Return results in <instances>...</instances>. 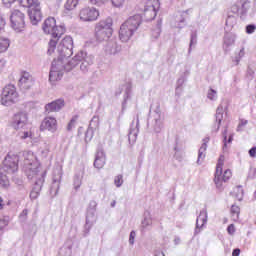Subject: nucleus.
<instances>
[{
    "label": "nucleus",
    "instance_id": "f257e3e1",
    "mask_svg": "<svg viewBox=\"0 0 256 256\" xmlns=\"http://www.w3.org/2000/svg\"><path fill=\"white\" fill-rule=\"evenodd\" d=\"M42 29L46 35H52V39H50L48 43V55H53L55 53V49H57V41L61 39V35L65 33V27L57 26V20L53 17H48L43 25Z\"/></svg>",
    "mask_w": 256,
    "mask_h": 256
},
{
    "label": "nucleus",
    "instance_id": "f03ea898",
    "mask_svg": "<svg viewBox=\"0 0 256 256\" xmlns=\"http://www.w3.org/2000/svg\"><path fill=\"white\" fill-rule=\"evenodd\" d=\"M141 15L136 14L134 16H130L121 26L119 30V38L122 43H127L137 29H139V25H141Z\"/></svg>",
    "mask_w": 256,
    "mask_h": 256
},
{
    "label": "nucleus",
    "instance_id": "7ed1b4c3",
    "mask_svg": "<svg viewBox=\"0 0 256 256\" xmlns=\"http://www.w3.org/2000/svg\"><path fill=\"white\" fill-rule=\"evenodd\" d=\"M20 4L28 9V17L33 25H37L43 19L39 0H21Z\"/></svg>",
    "mask_w": 256,
    "mask_h": 256
},
{
    "label": "nucleus",
    "instance_id": "20e7f679",
    "mask_svg": "<svg viewBox=\"0 0 256 256\" xmlns=\"http://www.w3.org/2000/svg\"><path fill=\"white\" fill-rule=\"evenodd\" d=\"M224 163H225V156L221 155L218 159L215 177H214V183L217 189H219V191H223V183H227V181L231 179V175H232L231 170L229 169L225 170L223 174Z\"/></svg>",
    "mask_w": 256,
    "mask_h": 256
},
{
    "label": "nucleus",
    "instance_id": "39448f33",
    "mask_svg": "<svg viewBox=\"0 0 256 256\" xmlns=\"http://www.w3.org/2000/svg\"><path fill=\"white\" fill-rule=\"evenodd\" d=\"M47 175V171L44 170L39 172L38 170H32L28 174V179H35L34 185L30 192V199L33 201L39 197L41 193V189H43V183H45V177Z\"/></svg>",
    "mask_w": 256,
    "mask_h": 256
},
{
    "label": "nucleus",
    "instance_id": "423d86ee",
    "mask_svg": "<svg viewBox=\"0 0 256 256\" xmlns=\"http://www.w3.org/2000/svg\"><path fill=\"white\" fill-rule=\"evenodd\" d=\"M113 19L106 18L96 24L95 27V37L100 43L102 41H107L111 35H113Z\"/></svg>",
    "mask_w": 256,
    "mask_h": 256
},
{
    "label": "nucleus",
    "instance_id": "0eeeda50",
    "mask_svg": "<svg viewBox=\"0 0 256 256\" xmlns=\"http://www.w3.org/2000/svg\"><path fill=\"white\" fill-rule=\"evenodd\" d=\"M17 101H19V93H17L15 85L10 84L5 86L1 94V104L5 107H11Z\"/></svg>",
    "mask_w": 256,
    "mask_h": 256
},
{
    "label": "nucleus",
    "instance_id": "6e6552de",
    "mask_svg": "<svg viewBox=\"0 0 256 256\" xmlns=\"http://www.w3.org/2000/svg\"><path fill=\"white\" fill-rule=\"evenodd\" d=\"M57 53V59H65L73 55V38L71 36H66L64 39L61 40V42L57 46Z\"/></svg>",
    "mask_w": 256,
    "mask_h": 256
},
{
    "label": "nucleus",
    "instance_id": "1a4fd4ad",
    "mask_svg": "<svg viewBox=\"0 0 256 256\" xmlns=\"http://www.w3.org/2000/svg\"><path fill=\"white\" fill-rule=\"evenodd\" d=\"M10 23L14 31L21 33L25 29V14L20 10H13L10 15Z\"/></svg>",
    "mask_w": 256,
    "mask_h": 256
},
{
    "label": "nucleus",
    "instance_id": "9d476101",
    "mask_svg": "<svg viewBox=\"0 0 256 256\" xmlns=\"http://www.w3.org/2000/svg\"><path fill=\"white\" fill-rule=\"evenodd\" d=\"M81 59H83V51L78 52L73 58L69 59V57L66 58H60L57 59L56 61H60L61 62V69H63V71H73V69H75L78 65L79 62L81 61Z\"/></svg>",
    "mask_w": 256,
    "mask_h": 256
},
{
    "label": "nucleus",
    "instance_id": "9b49d317",
    "mask_svg": "<svg viewBox=\"0 0 256 256\" xmlns=\"http://www.w3.org/2000/svg\"><path fill=\"white\" fill-rule=\"evenodd\" d=\"M24 157V165H27L29 171L27 173V176L29 177V173H32L31 171H38V173H43V171L39 170V167H37V158H35V154L31 151H25L22 153Z\"/></svg>",
    "mask_w": 256,
    "mask_h": 256
},
{
    "label": "nucleus",
    "instance_id": "f8f14e48",
    "mask_svg": "<svg viewBox=\"0 0 256 256\" xmlns=\"http://www.w3.org/2000/svg\"><path fill=\"white\" fill-rule=\"evenodd\" d=\"M63 71L64 70L61 68V61L54 59L49 73V81H61Z\"/></svg>",
    "mask_w": 256,
    "mask_h": 256
},
{
    "label": "nucleus",
    "instance_id": "ddd939ff",
    "mask_svg": "<svg viewBox=\"0 0 256 256\" xmlns=\"http://www.w3.org/2000/svg\"><path fill=\"white\" fill-rule=\"evenodd\" d=\"M79 17L81 21H97V18L99 17V10L95 8H83L80 10Z\"/></svg>",
    "mask_w": 256,
    "mask_h": 256
},
{
    "label": "nucleus",
    "instance_id": "4468645a",
    "mask_svg": "<svg viewBox=\"0 0 256 256\" xmlns=\"http://www.w3.org/2000/svg\"><path fill=\"white\" fill-rule=\"evenodd\" d=\"M33 85H35V79H33V76L29 74V72L22 73V76L18 82L19 88L22 91H29Z\"/></svg>",
    "mask_w": 256,
    "mask_h": 256
},
{
    "label": "nucleus",
    "instance_id": "2eb2a0df",
    "mask_svg": "<svg viewBox=\"0 0 256 256\" xmlns=\"http://www.w3.org/2000/svg\"><path fill=\"white\" fill-rule=\"evenodd\" d=\"M28 117L27 113L18 112L12 118V127L14 129H24L27 127Z\"/></svg>",
    "mask_w": 256,
    "mask_h": 256
},
{
    "label": "nucleus",
    "instance_id": "dca6fc26",
    "mask_svg": "<svg viewBox=\"0 0 256 256\" xmlns=\"http://www.w3.org/2000/svg\"><path fill=\"white\" fill-rule=\"evenodd\" d=\"M62 177H63V173L61 172V170L59 169L54 170L53 182L50 187V193L52 194V197H57V193H59V187L61 185Z\"/></svg>",
    "mask_w": 256,
    "mask_h": 256
},
{
    "label": "nucleus",
    "instance_id": "f3484780",
    "mask_svg": "<svg viewBox=\"0 0 256 256\" xmlns=\"http://www.w3.org/2000/svg\"><path fill=\"white\" fill-rule=\"evenodd\" d=\"M41 131H50V133H55L57 131V119L54 117H46L41 123Z\"/></svg>",
    "mask_w": 256,
    "mask_h": 256
},
{
    "label": "nucleus",
    "instance_id": "a211bd4d",
    "mask_svg": "<svg viewBox=\"0 0 256 256\" xmlns=\"http://www.w3.org/2000/svg\"><path fill=\"white\" fill-rule=\"evenodd\" d=\"M95 221H97V217L95 216V212L86 213V223L84 225L83 237H87L89 235L91 228L95 225Z\"/></svg>",
    "mask_w": 256,
    "mask_h": 256
},
{
    "label": "nucleus",
    "instance_id": "6ab92c4d",
    "mask_svg": "<svg viewBox=\"0 0 256 256\" xmlns=\"http://www.w3.org/2000/svg\"><path fill=\"white\" fill-rule=\"evenodd\" d=\"M65 107V100L58 99L45 105L46 113H56Z\"/></svg>",
    "mask_w": 256,
    "mask_h": 256
},
{
    "label": "nucleus",
    "instance_id": "aec40b11",
    "mask_svg": "<svg viewBox=\"0 0 256 256\" xmlns=\"http://www.w3.org/2000/svg\"><path fill=\"white\" fill-rule=\"evenodd\" d=\"M104 49L108 55H115L121 51V46L117 44V39L112 38L106 43Z\"/></svg>",
    "mask_w": 256,
    "mask_h": 256
},
{
    "label": "nucleus",
    "instance_id": "412c9836",
    "mask_svg": "<svg viewBox=\"0 0 256 256\" xmlns=\"http://www.w3.org/2000/svg\"><path fill=\"white\" fill-rule=\"evenodd\" d=\"M80 64V70L83 73H87L89 71V68L93 64V56L87 55L86 52H83V58L79 61Z\"/></svg>",
    "mask_w": 256,
    "mask_h": 256
},
{
    "label": "nucleus",
    "instance_id": "4be33fe9",
    "mask_svg": "<svg viewBox=\"0 0 256 256\" xmlns=\"http://www.w3.org/2000/svg\"><path fill=\"white\" fill-rule=\"evenodd\" d=\"M137 135H139V118H137L136 125L132 122L130 127L128 133V141L130 145H135V142L137 141Z\"/></svg>",
    "mask_w": 256,
    "mask_h": 256
},
{
    "label": "nucleus",
    "instance_id": "5701e85b",
    "mask_svg": "<svg viewBox=\"0 0 256 256\" xmlns=\"http://www.w3.org/2000/svg\"><path fill=\"white\" fill-rule=\"evenodd\" d=\"M144 17L147 21H153L155 17H157V9L153 5V2H148L146 6H144Z\"/></svg>",
    "mask_w": 256,
    "mask_h": 256
},
{
    "label": "nucleus",
    "instance_id": "b1692460",
    "mask_svg": "<svg viewBox=\"0 0 256 256\" xmlns=\"http://www.w3.org/2000/svg\"><path fill=\"white\" fill-rule=\"evenodd\" d=\"M199 223H201V227L207 223V209H202L200 211L199 216L196 219V228L194 231V235H199L201 233V230H199Z\"/></svg>",
    "mask_w": 256,
    "mask_h": 256
},
{
    "label": "nucleus",
    "instance_id": "393cba45",
    "mask_svg": "<svg viewBox=\"0 0 256 256\" xmlns=\"http://www.w3.org/2000/svg\"><path fill=\"white\" fill-rule=\"evenodd\" d=\"M199 223H201V227L207 223V209H202L200 211L199 216L196 219V228L194 231V235H199L201 233V230H199Z\"/></svg>",
    "mask_w": 256,
    "mask_h": 256
},
{
    "label": "nucleus",
    "instance_id": "a878e982",
    "mask_svg": "<svg viewBox=\"0 0 256 256\" xmlns=\"http://www.w3.org/2000/svg\"><path fill=\"white\" fill-rule=\"evenodd\" d=\"M107 161L105 157V152L99 149L96 153L95 160H94V167L96 169H103L105 167V162Z\"/></svg>",
    "mask_w": 256,
    "mask_h": 256
},
{
    "label": "nucleus",
    "instance_id": "bb28decb",
    "mask_svg": "<svg viewBox=\"0 0 256 256\" xmlns=\"http://www.w3.org/2000/svg\"><path fill=\"white\" fill-rule=\"evenodd\" d=\"M240 19H242V21H245L247 19V14L249 13V9H251V1L249 0H240Z\"/></svg>",
    "mask_w": 256,
    "mask_h": 256
},
{
    "label": "nucleus",
    "instance_id": "cd10ccee",
    "mask_svg": "<svg viewBox=\"0 0 256 256\" xmlns=\"http://www.w3.org/2000/svg\"><path fill=\"white\" fill-rule=\"evenodd\" d=\"M4 167H6L9 173H15L19 169L17 161L13 160L9 155L4 160Z\"/></svg>",
    "mask_w": 256,
    "mask_h": 256
},
{
    "label": "nucleus",
    "instance_id": "c85d7f7f",
    "mask_svg": "<svg viewBox=\"0 0 256 256\" xmlns=\"http://www.w3.org/2000/svg\"><path fill=\"white\" fill-rule=\"evenodd\" d=\"M223 113H225V108L223 107V104H220L216 109L215 114V123L216 125V131H219L221 128V121H223Z\"/></svg>",
    "mask_w": 256,
    "mask_h": 256
},
{
    "label": "nucleus",
    "instance_id": "c756f323",
    "mask_svg": "<svg viewBox=\"0 0 256 256\" xmlns=\"http://www.w3.org/2000/svg\"><path fill=\"white\" fill-rule=\"evenodd\" d=\"M235 43V35L233 34H225L224 36V46L223 49L225 51V53H229V51H231V46H233V44Z\"/></svg>",
    "mask_w": 256,
    "mask_h": 256
},
{
    "label": "nucleus",
    "instance_id": "7c9ffc66",
    "mask_svg": "<svg viewBox=\"0 0 256 256\" xmlns=\"http://www.w3.org/2000/svg\"><path fill=\"white\" fill-rule=\"evenodd\" d=\"M207 143H209V137H206L203 139V143L198 150V159H197L198 165H200L201 161L205 159V151H207Z\"/></svg>",
    "mask_w": 256,
    "mask_h": 256
},
{
    "label": "nucleus",
    "instance_id": "2f4dec72",
    "mask_svg": "<svg viewBox=\"0 0 256 256\" xmlns=\"http://www.w3.org/2000/svg\"><path fill=\"white\" fill-rule=\"evenodd\" d=\"M150 111L155 113L154 119H161V104L159 102H154L151 104Z\"/></svg>",
    "mask_w": 256,
    "mask_h": 256
},
{
    "label": "nucleus",
    "instance_id": "473e14b6",
    "mask_svg": "<svg viewBox=\"0 0 256 256\" xmlns=\"http://www.w3.org/2000/svg\"><path fill=\"white\" fill-rule=\"evenodd\" d=\"M153 225V218L151 217L150 212H145L144 219L142 220V229H147Z\"/></svg>",
    "mask_w": 256,
    "mask_h": 256
},
{
    "label": "nucleus",
    "instance_id": "72a5a7b5",
    "mask_svg": "<svg viewBox=\"0 0 256 256\" xmlns=\"http://www.w3.org/2000/svg\"><path fill=\"white\" fill-rule=\"evenodd\" d=\"M79 5V0H67L64 7L66 11H73Z\"/></svg>",
    "mask_w": 256,
    "mask_h": 256
},
{
    "label": "nucleus",
    "instance_id": "f704fd0d",
    "mask_svg": "<svg viewBox=\"0 0 256 256\" xmlns=\"http://www.w3.org/2000/svg\"><path fill=\"white\" fill-rule=\"evenodd\" d=\"M243 57H245V48H242L238 54L232 58V63H234L235 66L239 65V63H241V59H243Z\"/></svg>",
    "mask_w": 256,
    "mask_h": 256
},
{
    "label": "nucleus",
    "instance_id": "c9c22d12",
    "mask_svg": "<svg viewBox=\"0 0 256 256\" xmlns=\"http://www.w3.org/2000/svg\"><path fill=\"white\" fill-rule=\"evenodd\" d=\"M153 129L155 133H161L163 129V121H161V118H154Z\"/></svg>",
    "mask_w": 256,
    "mask_h": 256
},
{
    "label": "nucleus",
    "instance_id": "e433bc0d",
    "mask_svg": "<svg viewBox=\"0 0 256 256\" xmlns=\"http://www.w3.org/2000/svg\"><path fill=\"white\" fill-rule=\"evenodd\" d=\"M9 39L0 38V53H5L9 49Z\"/></svg>",
    "mask_w": 256,
    "mask_h": 256
},
{
    "label": "nucleus",
    "instance_id": "4c0bfd02",
    "mask_svg": "<svg viewBox=\"0 0 256 256\" xmlns=\"http://www.w3.org/2000/svg\"><path fill=\"white\" fill-rule=\"evenodd\" d=\"M195 45H197V31H194L190 34V44H189L188 53H191V50Z\"/></svg>",
    "mask_w": 256,
    "mask_h": 256
},
{
    "label": "nucleus",
    "instance_id": "58836bf2",
    "mask_svg": "<svg viewBox=\"0 0 256 256\" xmlns=\"http://www.w3.org/2000/svg\"><path fill=\"white\" fill-rule=\"evenodd\" d=\"M89 128L92 130L99 129V116H93L90 120Z\"/></svg>",
    "mask_w": 256,
    "mask_h": 256
},
{
    "label": "nucleus",
    "instance_id": "ea45409f",
    "mask_svg": "<svg viewBox=\"0 0 256 256\" xmlns=\"http://www.w3.org/2000/svg\"><path fill=\"white\" fill-rule=\"evenodd\" d=\"M79 119V116L75 115L71 118L70 122L67 125V131H73L75 127L77 126V121Z\"/></svg>",
    "mask_w": 256,
    "mask_h": 256
},
{
    "label": "nucleus",
    "instance_id": "a19ab883",
    "mask_svg": "<svg viewBox=\"0 0 256 256\" xmlns=\"http://www.w3.org/2000/svg\"><path fill=\"white\" fill-rule=\"evenodd\" d=\"M222 135H223V143H224L223 149H225L227 147V143H233V134H230L227 140V128H225Z\"/></svg>",
    "mask_w": 256,
    "mask_h": 256
},
{
    "label": "nucleus",
    "instance_id": "79ce46f5",
    "mask_svg": "<svg viewBox=\"0 0 256 256\" xmlns=\"http://www.w3.org/2000/svg\"><path fill=\"white\" fill-rule=\"evenodd\" d=\"M82 181H83V176H81V174H76L74 176V189L76 191L81 187Z\"/></svg>",
    "mask_w": 256,
    "mask_h": 256
},
{
    "label": "nucleus",
    "instance_id": "37998d69",
    "mask_svg": "<svg viewBox=\"0 0 256 256\" xmlns=\"http://www.w3.org/2000/svg\"><path fill=\"white\" fill-rule=\"evenodd\" d=\"M237 23V18L234 15H228L226 19V27H233Z\"/></svg>",
    "mask_w": 256,
    "mask_h": 256
},
{
    "label": "nucleus",
    "instance_id": "c03bdc74",
    "mask_svg": "<svg viewBox=\"0 0 256 256\" xmlns=\"http://www.w3.org/2000/svg\"><path fill=\"white\" fill-rule=\"evenodd\" d=\"M0 185L4 189H7V187H9V178H7V175L0 174Z\"/></svg>",
    "mask_w": 256,
    "mask_h": 256
},
{
    "label": "nucleus",
    "instance_id": "a18cd8bd",
    "mask_svg": "<svg viewBox=\"0 0 256 256\" xmlns=\"http://www.w3.org/2000/svg\"><path fill=\"white\" fill-rule=\"evenodd\" d=\"M131 94V84H126L125 89V95H124V102L122 104V107H125V103H127V100L129 99V95Z\"/></svg>",
    "mask_w": 256,
    "mask_h": 256
},
{
    "label": "nucleus",
    "instance_id": "49530a36",
    "mask_svg": "<svg viewBox=\"0 0 256 256\" xmlns=\"http://www.w3.org/2000/svg\"><path fill=\"white\" fill-rule=\"evenodd\" d=\"M207 97L210 99V101H215L217 99V91L213 88H210Z\"/></svg>",
    "mask_w": 256,
    "mask_h": 256
},
{
    "label": "nucleus",
    "instance_id": "de8ad7c7",
    "mask_svg": "<svg viewBox=\"0 0 256 256\" xmlns=\"http://www.w3.org/2000/svg\"><path fill=\"white\" fill-rule=\"evenodd\" d=\"M114 184L116 187H121L123 185V175L119 174L114 178Z\"/></svg>",
    "mask_w": 256,
    "mask_h": 256
},
{
    "label": "nucleus",
    "instance_id": "09e8293b",
    "mask_svg": "<svg viewBox=\"0 0 256 256\" xmlns=\"http://www.w3.org/2000/svg\"><path fill=\"white\" fill-rule=\"evenodd\" d=\"M239 213H241V208H239V206L237 205H232L231 207V214L236 216V218L239 217Z\"/></svg>",
    "mask_w": 256,
    "mask_h": 256
},
{
    "label": "nucleus",
    "instance_id": "8fccbe9b",
    "mask_svg": "<svg viewBox=\"0 0 256 256\" xmlns=\"http://www.w3.org/2000/svg\"><path fill=\"white\" fill-rule=\"evenodd\" d=\"M91 5H96L97 7H101V5H105L109 0H88Z\"/></svg>",
    "mask_w": 256,
    "mask_h": 256
},
{
    "label": "nucleus",
    "instance_id": "3c124183",
    "mask_svg": "<svg viewBox=\"0 0 256 256\" xmlns=\"http://www.w3.org/2000/svg\"><path fill=\"white\" fill-rule=\"evenodd\" d=\"M87 211L94 213L97 211V202L95 200L90 201Z\"/></svg>",
    "mask_w": 256,
    "mask_h": 256
},
{
    "label": "nucleus",
    "instance_id": "603ef678",
    "mask_svg": "<svg viewBox=\"0 0 256 256\" xmlns=\"http://www.w3.org/2000/svg\"><path fill=\"white\" fill-rule=\"evenodd\" d=\"M93 131L92 128H88L85 134V141H91V139H93Z\"/></svg>",
    "mask_w": 256,
    "mask_h": 256
},
{
    "label": "nucleus",
    "instance_id": "864d4df0",
    "mask_svg": "<svg viewBox=\"0 0 256 256\" xmlns=\"http://www.w3.org/2000/svg\"><path fill=\"white\" fill-rule=\"evenodd\" d=\"M255 29V24H249L246 26V33H248V35H251V33H255Z\"/></svg>",
    "mask_w": 256,
    "mask_h": 256
},
{
    "label": "nucleus",
    "instance_id": "5fc2aeb1",
    "mask_svg": "<svg viewBox=\"0 0 256 256\" xmlns=\"http://www.w3.org/2000/svg\"><path fill=\"white\" fill-rule=\"evenodd\" d=\"M9 225V218L0 219V229H5Z\"/></svg>",
    "mask_w": 256,
    "mask_h": 256
},
{
    "label": "nucleus",
    "instance_id": "6e6d98bb",
    "mask_svg": "<svg viewBox=\"0 0 256 256\" xmlns=\"http://www.w3.org/2000/svg\"><path fill=\"white\" fill-rule=\"evenodd\" d=\"M231 13H233L234 15H237V13H239V11H241V9L239 8V5L237 4H233L230 8Z\"/></svg>",
    "mask_w": 256,
    "mask_h": 256
},
{
    "label": "nucleus",
    "instance_id": "4d7b16f0",
    "mask_svg": "<svg viewBox=\"0 0 256 256\" xmlns=\"http://www.w3.org/2000/svg\"><path fill=\"white\" fill-rule=\"evenodd\" d=\"M29 211L27 209H24L21 214H20V219L22 221H27V215H28Z\"/></svg>",
    "mask_w": 256,
    "mask_h": 256
},
{
    "label": "nucleus",
    "instance_id": "13d9d810",
    "mask_svg": "<svg viewBox=\"0 0 256 256\" xmlns=\"http://www.w3.org/2000/svg\"><path fill=\"white\" fill-rule=\"evenodd\" d=\"M175 154H174V158L177 161H183V156L180 155L179 150L177 149V147L174 148Z\"/></svg>",
    "mask_w": 256,
    "mask_h": 256
},
{
    "label": "nucleus",
    "instance_id": "bf43d9fd",
    "mask_svg": "<svg viewBox=\"0 0 256 256\" xmlns=\"http://www.w3.org/2000/svg\"><path fill=\"white\" fill-rule=\"evenodd\" d=\"M112 1V5L114 7H121V5H123V3H125V0H111Z\"/></svg>",
    "mask_w": 256,
    "mask_h": 256
},
{
    "label": "nucleus",
    "instance_id": "052dcab7",
    "mask_svg": "<svg viewBox=\"0 0 256 256\" xmlns=\"http://www.w3.org/2000/svg\"><path fill=\"white\" fill-rule=\"evenodd\" d=\"M135 236H136L135 231H131L130 232V237H129V244L130 245H134V243H135Z\"/></svg>",
    "mask_w": 256,
    "mask_h": 256
},
{
    "label": "nucleus",
    "instance_id": "680f3d73",
    "mask_svg": "<svg viewBox=\"0 0 256 256\" xmlns=\"http://www.w3.org/2000/svg\"><path fill=\"white\" fill-rule=\"evenodd\" d=\"M227 232L229 233V235H233L235 233V225L234 224H230L227 227Z\"/></svg>",
    "mask_w": 256,
    "mask_h": 256
},
{
    "label": "nucleus",
    "instance_id": "e2e57ef3",
    "mask_svg": "<svg viewBox=\"0 0 256 256\" xmlns=\"http://www.w3.org/2000/svg\"><path fill=\"white\" fill-rule=\"evenodd\" d=\"M16 0H2L3 5H5V7H11V5H13V3H15Z\"/></svg>",
    "mask_w": 256,
    "mask_h": 256
},
{
    "label": "nucleus",
    "instance_id": "0e129e2a",
    "mask_svg": "<svg viewBox=\"0 0 256 256\" xmlns=\"http://www.w3.org/2000/svg\"><path fill=\"white\" fill-rule=\"evenodd\" d=\"M6 23L5 18L0 15V27L5 28Z\"/></svg>",
    "mask_w": 256,
    "mask_h": 256
},
{
    "label": "nucleus",
    "instance_id": "69168bd1",
    "mask_svg": "<svg viewBox=\"0 0 256 256\" xmlns=\"http://www.w3.org/2000/svg\"><path fill=\"white\" fill-rule=\"evenodd\" d=\"M249 155H250V157H255L256 156V147H252L249 150Z\"/></svg>",
    "mask_w": 256,
    "mask_h": 256
},
{
    "label": "nucleus",
    "instance_id": "338daca9",
    "mask_svg": "<svg viewBox=\"0 0 256 256\" xmlns=\"http://www.w3.org/2000/svg\"><path fill=\"white\" fill-rule=\"evenodd\" d=\"M241 255V249L235 248L232 252V256H239Z\"/></svg>",
    "mask_w": 256,
    "mask_h": 256
},
{
    "label": "nucleus",
    "instance_id": "774afa93",
    "mask_svg": "<svg viewBox=\"0 0 256 256\" xmlns=\"http://www.w3.org/2000/svg\"><path fill=\"white\" fill-rule=\"evenodd\" d=\"M20 137H21V139H27V138L31 137V133L23 132Z\"/></svg>",
    "mask_w": 256,
    "mask_h": 256
}]
</instances>
